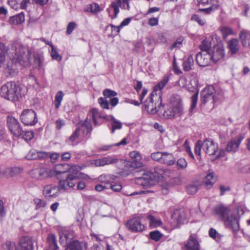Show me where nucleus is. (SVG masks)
<instances>
[{"label":"nucleus","mask_w":250,"mask_h":250,"mask_svg":"<svg viewBox=\"0 0 250 250\" xmlns=\"http://www.w3.org/2000/svg\"><path fill=\"white\" fill-rule=\"evenodd\" d=\"M8 3L12 8L16 9L19 6L21 8L22 0H8Z\"/></svg>","instance_id":"nucleus-48"},{"label":"nucleus","mask_w":250,"mask_h":250,"mask_svg":"<svg viewBox=\"0 0 250 250\" xmlns=\"http://www.w3.org/2000/svg\"><path fill=\"white\" fill-rule=\"evenodd\" d=\"M211 59L210 54L198 52L196 55V60L197 63L201 66H207Z\"/></svg>","instance_id":"nucleus-21"},{"label":"nucleus","mask_w":250,"mask_h":250,"mask_svg":"<svg viewBox=\"0 0 250 250\" xmlns=\"http://www.w3.org/2000/svg\"><path fill=\"white\" fill-rule=\"evenodd\" d=\"M152 177L151 173H145L142 177L137 178L138 183L145 188H147L153 184Z\"/></svg>","instance_id":"nucleus-17"},{"label":"nucleus","mask_w":250,"mask_h":250,"mask_svg":"<svg viewBox=\"0 0 250 250\" xmlns=\"http://www.w3.org/2000/svg\"><path fill=\"white\" fill-rule=\"evenodd\" d=\"M62 180H60L59 182V187L55 186L52 187L50 185H47L44 187L43 194L46 197H54L57 196L58 189H62Z\"/></svg>","instance_id":"nucleus-15"},{"label":"nucleus","mask_w":250,"mask_h":250,"mask_svg":"<svg viewBox=\"0 0 250 250\" xmlns=\"http://www.w3.org/2000/svg\"><path fill=\"white\" fill-rule=\"evenodd\" d=\"M243 139V137L240 135L232 139L227 145L226 151L233 153L237 152Z\"/></svg>","instance_id":"nucleus-16"},{"label":"nucleus","mask_w":250,"mask_h":250,"mask_svg":"<svg viewBox=\"0 0 250 250\" xmlns=\"http://www.w3.org/2000/svg\"><path fill=\"white\" fill-rule=\"evenodd\" d=\"M175 161V159L171 153L166 152H163V159L161 164L170 166L173 165Z\"/></svg>","instance_id":"nucleus-30"},{"label":"nucleus","mask_w":250,"mask_h":250,"mask_svg":"<svg viewBox=\"0 0 250 250\" xmlns=\"http://www.w3.org/2000/svg\"><path fill=\"white\" fill-rule=\"evenodd\" d=\"M149 236L152 240L157 242L162 237L163 234L158 230H154L149 233Z\"/></svg>","instance_id":"nucleus-43"},{"label":"nucleus","mask_w":250,"mask_h":250,"mask_svg":"<svg viewBox=\"0 0 250 250\" xmlns=\"http://www.w3.org/2000/svg\"><path fill=\"white\" fill-rule=\"evenodd\" d=\"M22 135V138L25 141H30L34 137V133L31 131H24Z\"/></svg>","instance_id":"nucleus-55"},{"label":"nucleus","mask_w":250,"mask_h":250,"mask_svg":"<svg viewBox=\"0 0 250 250\" xmlns=\"http://www.w3.org/2000/svg\"><path fill=\"white\" fill-rule=\"evenodd\" d=\"M62 100V91H59L56 95L54 102L55 107L58 109L61 105Z\"/></svg>","instance_id":"nucleus-42"},{"label":"nucleus","mask_w":250,"mask_h":250,"mask_svg":"<svg viewBox=\"0 0 250 250\" xmlns=\"http://www.w3.org/2000/svg\"><path fill=\"white\" fill-rule=\"evenodd\" d=\"M131 20V18H127L125 19L119 26H114L112 24H109L106 26V31H120L121 28L125 26L128 25Z\"/></svg>","instance_id":"nucleus-29"},{"label":"nucleus","mask_w":250,"mask_h":250,"mask_svg":"<svg viewBox=\"0 0 250 250\" xmlns=\"http://www.w3.org/2000/svg\"><path fill=\"white\" fill-rule=\"evenodd\" d=\"M22 170V168L19 167H9L5 169V173L10 176H14L21 173Z\"/></svg>","instance_id":"nucleus-38"},{"label":"nucleus","mask_w":250,"mask_h":250,"mask_svg":"<svg viewBox=\"0 0 250 250\" xmlns=\"http://www.w3.org/2000/svg\"><path fill=\"white\" fill-rule=\"evenodd\" d=\"M214 211L222 220H224L228 216L229 209L227 207L220 205L215 208Z\"/></svg>","instance_id":"nucleus-24"},{"label":"nucleus","mask_w":250,"mask_h":250,"mask_svg":"<svg viewBox=\"0 0 250 250\" xmlns=\"http://www.w3.org/2000/svg\"><path fill=\"white\" fill-rule=\"evenodd\" d=\"M20 118L25 125H33L37 122L36 114L32 109L24 110L21 114Z\"/></svg>","instance_id":"nucleus-9"},{"label":"nucleus","mask_w":250,"mask_h":250,"mask_svg":"<svg viewBox=\"0 0 250 250\" xmlns=\"http://www.w3.org/2000/svg\"><path fill=\"white\" fill-rule=\"evenodd\" d=\"M11 50V59L15 62L23 65L25 62L29 61L31 59L32 51L19 42L12 43Z\"/></svg>","instance_id":"nucleus-2"},{"label":"nucleus","mask_w":250,"mask_h":250,"mask_svg":"<svg viewBox=\"0 0 250 250\" xmlns=\"http://www.w3.org/2000/svg\"><path fill=\"white\" fill-rule=\"evenodd\" d=\"M47 154L45 151H38L32 149L29 151L26 158L28 160H43L46 159Z\"/></svg>","instance_id":"nucleus-19"},{"label":"nucleus","mask_w":250,"mask_h":250,"mask_svg":"<svg viewBox=\"0 0 250 250\" xmlns=\"http://www.w3.org/2000/svg\"><path fill=\"white\" fill-rule=\"evenodd\" d=\"M177 165L179 169H184L187 166V163L185 159L180 158L177 160Z\"/></svg>","instance_id":"nucleus-57"},{"label":"nucleus","mask_w":250,"mask_h":250,"mask_svg":"<svg viewBox=\"0 0 250 250\" xmlns=\"http://www.w3.org/2000/svg\"><path fill=\"white\" fill-rule=\"evenodd\" d=\"M172 111L171 107L165 110L163 114V117L166 119L174 118V117Z\"/></svg>","instance_id":"nucleus-59"},{"label":"nucleus","mask_w":250,"mask_h":250,"mask_svg":"<svg viewBox=\"0 0 250 250\" xmlns=\"http://www.w3.org/2000/svg\"><path fill=\"white\" fill-rule=\"evenodd\" d=\"M239 41L237 39H232L228 42L229 52L231 55L236 54L239 50Z\"/></svg>","instance_id":"nucleus-28"},{"label":"nucleus","mask_w":250,"mask_h":250,"mask_svg":"<svg viewBox=\"0 0 250 250\" xmlns=\"http://www.w3.org/2000/svg\"><path fill=\"white\" fill-rule=\"evenodd\" d=\"M147 219L149 221V226L152 228H155L162 225V221L160 219L155 218L154 216L149 215Z\"/></svg>","instance_id":"nucleus-37"},{"label":"nucleus","mask_w":250,"mask_h":250,"mask_svg":"<svg viewBox=\"0 0 250 250\" xmlns=\"http://www.w3.org/2000/svg\"><path fill=\"white\" fill-rule=\"evenodd\" d=\"M82 127H85L87 133H89L92 130V125L90 121L86 120L82 125Z\"/></svg>","instance_id":"nucleus-58"},{"label":"nucleus","mask_w":250,"mask_h":250,"mask_svg":"<svg viewBox=\"0 0 250 250\" xmlns=\"http://www.w3.org/2000/svg\"><path fill=\"white\" fill-rule=\"evenodd\" d=\"M119 160V159L115 157H105L95 160L94 164L97 167H103L106 165L116 164Z\"/></svg>","instance_id":"nucleus-18"},{"label":"nucleus","mask_w":250,"mask_h":250,"mask_svg":"<svg viewBox=\"0 0 250 250\" xmlns=\"http://www.w3.org/2000/svg\"><path fill=\"white\" fill-rule=\"evenodd\" d=\"M20 245L22 250H34L33 242L28 237L22 238L20 240Z\"/></svg>","instance_id":"nucleus-25"},{"label":"nucleus","mask_w":250,"mask_h":250,"mask_svg":"<svg viewBox=\"0 0 250 250\" xmlns=\"http://www.w3.org/2000/svg\"><path fill=\"white\" fill-rule=\"evenodd\" d=\"M211 45V42L207 40H203L200 45V48L202 51L201 52L210 54L211 50L210 49Z\"/></svg>","instance_id":"nucleus-34"},{"label":"nucleus","mask_w":250,"mask_h":250,"mask_svg":"<svg viewBox=\"0 0 250 250\" xmlns=\"http://www.w3.org/2000/svg\"><path fill=\"white\" fill-rule=\"evenodd\" d=\"M178 84L179 86L185 88L187 89V87H188V84H187V79L185 77H181L178 82Z\"/></svg>","instance_id":"nucleus-56"},{"label":"nucleus","mask_w":250,"mask_h":250,"mask_svg":"<svg viewBox=\"0 0 250 250\" xmlns=\"http://www.w3.org/2000/svg\"><path fill=\"white\" fill-rule=\"evenodd\" d=\"M103 95L104 96V98L113 97L117 95V93L112 90L109 89H105L103 91Z\"/></svg>","instance_id":"nucleus-52"},{"label":"nucleus","mask_w":250,"mask_h":250,"mask_svg":"<svg viewBox=\"0 0 250 250\" xmlns=\"http://www.w3.org/2000/svg\"><path fill=\"white\" fill-rule=\"evenodd\" d=\"M198 190V186L195 184H190L187 187V191L189 194H194Z\"/></svg>","instance_id":"nucleus-49"},{"label":"nucleus","mask_w":250,"mask_h":250,"mask_svg":"<svg viewBox=\"0 0 250 250\" xmlns=\"http://www.w3.org/2000/svg\"><path fill=\"white\" fill-rule=\"evenodd\" d=\"M50 47H51L50 54L52 59L56 60H60L61 59V56H60L58 52L55 50L52 43H50Z\"/></svg>","instance_id":"nucleus-54"},{"label":"nucleus","mask_w":250,"mask_h":250,"mask_svg":"<svg viewBox=\"0 0 250 250\" xmlns=\"http://www.w3.org/2000/svg\"><path fill=\"white\" fill-rule=\"evenodd\" d=\"M220 190L221 191L220 196H223L224 195L225 192L230 191V188L229 187H225L223 185H221L220 186Z\"/></svg>","instance_id":"nucleus-64"},{"label":"nucleus","mask_w":250,"mask_h":250,"mask_svg":"<svg viewBox=\"0 0 250 250\" xmlns=\"http://www.w3.org/2000/svg\"><path fill=\"white\" fill-rule=\"evenodd\" d=\"M47 241L49 244V250H58L56 237L54 234H50L48 235Z\"/></svg>","instance_id":"nucleus-31"},{"label":"nucleus","mask_w":250,"mask_h":250,"mask_svg":"<svg viewBox=\"0 0 250 250\" xmlns=\"http://www.w3.org/2000/svg\"><path fill=\"white\" fill-rule=\"evenodd\" d=\"M210 55L211 59L214 62H217L219 60L222 59L225 56V50L223 45L221 43L214 45L213 47L211 50Z\"/></svg>","instance_id":"nucleus-12"},{"label":"nucleus","mask_w":250,"mask_h":250,"mask_svg":"<svg viewBox=\"0 0 250 250\" xmlns=\"http://www.w3.org/2000/svg\"><path fill=\"white\" fill-rule=\"evenodd\" d=\"M7 124L11 133L16 137L21 136L24 131L18 120L12 116H8Z\"/></svg>","instance_id":"nucleus-7"},{"label":"nucleus","mask_w":250,"mask_h":250,"mask_svg":"<svg viewBox=\"0 0 250 250\" xmlns=\"http://www.w3.org/2000/svg\"><path fill=\"white\" fill-rule=\"evenodd\" d=\"M172 104L171 108L174 118L180 117L183 114V107L181 100L178 95H173L170 99Z\"/></svg>","instance_id":"nucleus-11"},{"label":"nucleus","mask_w":250,"mask_h":250,"mask_svg":"<svg viewBox=\"0 0 250 250\" xmlns=\"http://www.w3.org/2000/svg\"><path fill=\"white\" fill-rule=\"evenodd\" d=\"M26 91L24 85L17 84L14 82H8L2 85L0 94L5 99L15 102L20 101L26 94Z\"/></svg>","instance_id":"nucleus-1"},{"label":"nucleus","mask_w":250,"mask_h":250,"mask_svg":"<svg viewBox=\"0 0 250 250\" xmlns=\"http://www.w3.org/2000/svg\"><path fill=\"white\" fill-rule=\"evenodd\" d=\"M186 250H200V245L197 241V237L194 234H191L188 241L185 245Z\"/></svg>","instance_id":"nucleus-22"},{"label":"nucleus","mask_w":250,"mask_h":250,"mask_svg":"<svg viewBox=\"0 0 250 250\" xmlns=\"http://www.w3.org/2000/svg\"><path fill=\"white\" fill-rule=\"evenodd\" d=\"M198 84V81L197 78L195 76H191L190 79L189 84H188V87H187V89L188 91L194 93V95L191 97V105L190 107L191 110L195 108L197 104L199 92L197 88Z\"/></svg>","instance_id":"nucleus-8"},{"label":"nucleus","mask_w":250,"mask_h":250,"mask_svg":"<svg viewBox=\"0 0 250 250\" xmlns=\"http://www.w3.org/2000/svg\"><path fill=\"white\" fill-rule=\"evenodd\" d=\"M88 10L89 11L93 13H96L101 11L99 5L96 3L90 4L88 7Z\"/></svg>","instance_id":"nucleus-53"},{"label":"nucleus","mask_w":250,"mask_h":250,"mask_svg":"<svg viewBox=\"0 0 250 250\" xmlns=\"http://www.w3.org/2000/svg\"><path fill=\"white\" fill-rule=\"evenodd\" d=\"M216 182L214 174L212 172H209L206 176L204 180V184L207 189L210 188Z\"/></svg>","instance_id":"nucleus-27"},{"label":"nucleus","mask_w":250,"mask_h":250,"mask_svg":"<svg viewBox=\"0 0 250 250\" xmlns=\"http://www.w3.org/2000/svg\"><path fill=\"white\" fill-rule=\"evenodd\" d=\"M6 53L5 46L3 43L0 42V58H2L5 56Z\"/></svg>","instance_id":"nucleus-63"},{"label":"nucleus","mask_w":250,"mask_h":250,"mask_svg":"<svg viewBox=\"0 0 250 250\" xmlns=\"http://www.w3.org/2000/svg\"><path fill=\"white\" fill-rule=\"evenodd\" d=\"M69 171L66 180H63V189L65 188V184H67L69 188H73L77 180L83 179H89V176L86 175L82 174L79 172V167L76 166L70 167L68 164L63 163V173Z\"/></svg>","instance_id":"nucleus-3"},{"label":"nucleus","mask_w":250,"mask_h":250,"mask_svg":"<svg viewBox=\"0 0 250 250\" xmlns=\"http://www.w3.org/2000/svg\"><path fill=\"white\" fill-rule=\"evenodd\" d=\"M194 61L191 55H189L187 60L183 63V70L185 71H189L192 69V66L193 65Z\"/></svg>","instance_id":"nucleus-35"},{"label":"nucleus","mask_w":250,"mask_h":250,"mask_svg":"<svg viewBox=\"0 0 250 250\" xmlns=\"http://www.w3.org/2000/svg\"><path fill=\"white\" fill-rule=\"evenodd\" d=\"M126 228L132 232H141L145 226L142 224L139 217H134L128 220L126 224Z\"/></svg>","instance_id":"nucleus-14"},{"label":"nucleus","mask_w":250,"mask_h":250,"mask_svg":"<svg viewBox=\"0 0 250 250\" xmlns=\"http://www.w3.org/2000/svg\"><path fill=\"white\" fill-rule=\"evenodd\" d=\"M98 103L103 108L109 109V103L106 99L101 97L98 99Z\"/></svg>","instance_id":"nucleus-51"},{"label":"nucleus","mask_w":250,"mask_h":250,"mask_svg":"<svg viewBox=\"0 0 250 250\" xmlns=\"http://www.w3.org/2000/svg\"><path fill=\"white\" fill-rule=\"evenodd\" d=\"M239 37L241 39L242 44L244 46L250 45V32H240Z\"/></svg>","instance_id":"nucleus-33"},{"label":"nucleus","mask_w":250,"mask_h":250,"mask_svg":"<svg viewBox=\"0 0 250 250\" xmlns=\"http://www.w3.org/2000/svg\"><path fill=\"white\" fill-rule=\"evenodd\" d=\"M224 221L227 227L231 228L234 231L239 229L238 221L235 216H228Z\"/></svg>","instance_id":"nucleus-23"},{"label":"nucleus","mask_w":250,"mask_h":250,"mask_svg":"<svg viewBox=\"0 0 250 250\" xmlns=\"http://www.w3.org/2000/svg\"><path fill=\"white\" fill-rule=\"evenodd\" d=\"M45 153L47 154L46 158H49L52 163H55L60 157V154L59 153L45 152Z\"/></svg>","instance_id":"nucleus-47"},{"label":"nucleus","mask_w":250,"mask_h":250,"mask_svg":"<svg viewBox=\"0 0 250 250\" xmlns=\"http://www.w3.org/2000/svg\"><path fill=\"white\" fill-rule=\"evenodd\" d=\"M144 105L148 113L151 114L156 113L162 105L161 96L157 95L154 91H153L145 100Z\"/></svg>","instance_id":"nucleus-5"},{"label":"nucleus","mask_w":250,"mask_h":250,"mask_svg":"<svg viewBox=\"0 0 250 250\" xmlns=\"http://www.w3.org/2000/svg\"><path fill=\"white\" fill-rule=\"evenodd\" d=\"M163 152L160 151L153 152L151 153L150 157L152 160L161 163L163 159Z\"/></svg>","instance_id":"nucleus-45"},{"label":"nucleus","mask_w":250,"mask_h":250,"mask_svg":"<svg viewBox=\"0 0 250 250\" xmlns=\"http://www.w3.org/2000/svg\"><path fill=\"white\" fill-rule=\"evenodd\" d=\"M202 148L208 155H214L218 150V145L209 139H206L203 141L198 140L195 146V153L198 156H200Z\"/></svg>","instance_id":"nucleus-4"},{"label":"nucleus","mask_w":250,"mask_h":250,"mask_svg":"<svg viewBox=\"0 0 250 250\" xmlns=\"http://www.w3.org/2000/svg\"><path fill=\"white\" fill-rule=\"evenodd\" d=\"M214 94L215 89L212 85H208L205 87L201 93L202 103L206 104L210 102L211 103L214 104L216 102Z\"/></svg>","instance_id":"nucleus-10"},{"label":"nucleus","mask_w":250,"mask_h":250,"mask_svg":"<svg viewBox=\"0 0 250 250\" xmlns=\"http://www.w3.org/2000/svg\"><path fill=\"white\" fill-rule=\"evenodd\" d=\"M186 214L183 209L176 210L172 215L171 223L174 228H179L186 221Z\"/></svg>","instance_id":"nucleus-13"},{"label":"nucleus","mask_w":250,"mask_h":250,"mask_svg":"<svg viewBox=\"0 0 250 250\" xmlns=\"http://www.w3.org/2000/svg\"><path fill=\"white\" fill-rule=\"evenodd\" d=\"M63 235L66 240L65 250H83V248H87V244L84 242L73 240L74 232L73 231H63Z\"/></svg>","instance_id":"nucleus-6"},{"label":"nucleus","mask_w":250,"mask_h":250,"mask_svg":"<svg viewBox=\"0 0 250 250\" xmlns=\"http://www.w3.org/2000/svg\"><path fill=\"white\" fill-rule=\"evenodd\" d=\"M4 250H16V243L13 241H7L2 245Z\"/></svg>","instance_id":"nucleus-46"},{"label":"nucleus","mask_w":250,"mask_h":250,"mask_svg":"<svg viewBox=\"0 0 250 250\" xmlns=\"http://www.w3.org/2000/svg\"><path fill=\"white\" fill-rule=\"evenodd\" d=\"M50 170L51 177H56L60 180L62 175V164L55 165Z\"/></svg>","instance_id":"nucleus-26"},{"label":"nucleus","mask_w":250,"mask_h":250,"mask_svg":"<svg viewBox=\"0 0 250 250\" xmlns=\"http://www.w3.org/2000/svg\"><path fill=\"white\" fill-rule=\"evenodd\" d=\"M191 19L197 21L200 25H204L205 22L203 20H201L199 16L197 15H194L192 17Z\"/></svg>","instance_id":"nucleus-62"},{"label":"nucleus","mask_w":250,"mask_h":250,"mask_svg":"<svg viewBox=\"0 0 250 250\" xmlns=\"http://www.w3.org/2000/svg\"><path fill=\"white\" fill-rule=\"evenodd\" d=\"M169 81V77L168 76H165L164 78L157 85L154 87V91L159 90L161 91L167 83Z\"/></svg>","instance_id":"nucleus-41"},{"label":"nucleus","mask_w":250,"mask_h":250,"mask_svg":"<svg viewBox=\"0 0 250 250\" xmlns=\"http://www.w3.org/2000/svg\"><path fill=\"white\" fill-rule=\"evenodd\" d=\"M34 203L36 205L35 209H42L46 206L45 201L41 199L40 198H35L34 199Z\"/></svg>","instance_id":"nucleus-40"},{"label":"nucleus","mask_w":250,"mask_h":250,"mask_svg":"<svg viewBox=\"0 0 250 250\" xmlns=\"http://www.w3.org/2000/svg\"><path fill=\"white\" fill-rule=\"evenodd\" d=\"M129 156L134 160L131 162H128L126 164L133 167H141L143 166V164L138 161L141 159L140 153L136 151H131L129 153Z\"/></svg>","instance_id":"nucleus-20"},{"label":"nucleus","mask_w":250,"mask_h":250,"mask_svg":"<svg viewBox=\"0 0 250 250\" xmlns=\"http://www.w3.org/2000/svg\"><path fill=\"white\" fill-rule=\"evenodd\" d=\"M80 128L77 127L75 132L69 137V140L72 142L75 141L79 135Z\"/></svg>","instance_id":"nucleus-60"},{"label":"nucleus","mask_w":250,"mask_h":250,"mask_svg":"<svg viewBox=\"0 0 250 250\" xmlns=\"http://www.w3.org/2000/svg\"><path fill=\"white\" fill-rule=\"evenodd\" d=\"M183 41V39L182 38H178L175 42L171 46V49H173L175 47H179L180 45L182 44V43Z\"/></svg>","instance_id":"nucleus-61"},{"label":"nucleus","mask_w":250,"mask_h":250,"mask_svg":"<svg viewBox=\"0 0 250 250\" xmlns=\"http://www.w3.org/2000/svg\"><path fill=\"white\" fill-rule=\"evenodd\" d=\"M111 125V132L113 133L116 129H120L122 127V124L120 121L117 120L113 116H110Z\"/></svg>","instance_id":"nucleus-36"},{"label":"nucleus","mask_w":250,"mask_h":250,"mask_svg":"<svg viewBox=\"0 0 250 250\" xmlns=\"http://www.w3.org/2000/svg\"><path fill=\"white\" fill-rule=\"evenodd\" d=\"M24 21V15L23 12L19 14L11 17L10 22L14 24H19Z\"/></svg>","instance_id":"nucleus-32"},{"label":"nucleus","mask_w":250,"mask_h":250,"mask_svg":"<svg viewBox=\"0 0 250 250\" xmlns=\"http://www.w3.org/2000/svg\"><path fill=\"white\" fill-rule=\"evenodd\" d=\"M30 174L33 178L38 180H42V167L32 170Z\"/></svg>","instance_id":"nucleus-44"},{"label":"nucleus","mask_w":250,"mask_h":250,"mask_svg":"<svg viewBox=\"0 0 250 250\" xmlns=\"http://www.w3.org/2000/svg\"><path fill=\"white\" fill-rule=\"evenodd\" d=\"M50 168L42 167V180L51 177Z\"/></svg>","instance_id":"nucleus-50"},{"label":"nucleus","mask_w":250,"mask_h":250,"mask_svg":"<svg viewBox=\"0 0 250 250\" xmlns=\"http://www.w3.org/2000/svg\"><path fill=\"white\" fill-rule=\"evenodd\" d=\"M119 2L121 3V1L120 0H115L112 1L111 4H110L109 7L113 10L114 17H116L117 15L119 13V7H120Z\"/></svg>","instance_id":"nucleus-39"}]
</instances>
